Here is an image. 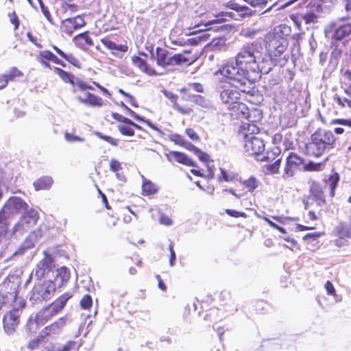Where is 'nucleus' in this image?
Segmentation results:
<instances>
[{"instance_id":"f257e3e1","label":"nucleus","mask_w":351,"mask_h":351,"mask_svg":"<svg viewBox=\"0 0 351 351\" xmlns=\"http://www.w3.org/2000/svg\"><path fill=\"white\" fill-rule=\"evenodd\" d=\"M258 48L261 49V46L255 42L243 45L234 57V61L226 63L215 75L219 73L239 84L240 90L250 93L252 84L261 77V73H267L271 69H265L261 66L260 62H264V58Z\"/></svg>"},{"instance_id":"f03ea898","label":"nucleus","mask_w":351,"mask_h":351,"mask_svg":"<svg viewBox=\"0 0 351 351\" xmlns=\"http://www.w3.org/2000/svg\"><path fill=\"white\" fill-rule=\"evenodd\" d=\"M290 32L289 27L280 25L265 35L264 45L271 56L278 57L285 51L289 44L287 36Z\"/></svg>"},{"instance_id":"7ed1b4c3","label":"nucleus","mask_w":351,"mask_h":351,"mask_svg":"<svg viewBox=\"0 0 351 351\" xmlns=\"http://www.w3.org/2000/svg\"><path fill=\"white\" fill-rule=\"evenodd\" d=\"M336 138L331 131L319 129L311 136L306 145V152L310 156H321L324 152L334 148Z\"/></svg>"},{"instance_id":"20e7f679","label":"nucleus","mask_w":351,"mask_h":351,"mask_svg":"<svg viewBox=\"0 0 351 351\" xmlns=\"http://www.w3.org/2000/svg\"><path fill=\"white\" fill-rule=\"evenodd\" d=\"M325 34L332 45L345 46L351 40V23L341 24L340 20L332 22L326 27Z\"/></svg>"},{"instance_id":"39448f33","label":"nucleus","mask_w":351,"mask_h":351,"mask_svg":"<svg viewBox=\"0 0 351 351\" xmlns=\"http://www.w3.org/2000/svg\"><path fill=\"white\" fill-rule=\"evenodd\" d=\"M233 85L225 84L221 86L220 97L221 101L227 104H229L228 108L236 112L241 110L244 114L243 110L245 109V105L241 102H239L240 93L241 90H239L238 86L239 84L234 82ZM242 93H243L242 91Z\"/></svg>"},{"instance_id":"423d86ee","label":"nucleus","mask_w":351,"mask_h":351,"mask_svg":"<svg viewBox=\"0 0 351 351\" xmlns=\"http://www.w3.org/2000/svg\"><path fill=\"white\" fill-rule=\"evenodd\" d=\"M25 302L23 298H16L10 306H12V310L7 313L3 319V329L8 335H12L16 330V327L20 323L19 310L24 308Z\"/></svg>"},{"instance_id":"0eeeda50","label":"nucleus","mask_w":351,"mask_h":351,"mask_svg":"<svg viewBox=\"0 0 351 351\" xmlns=\"http://www.w3.org/2000/svg\"><path fill=\"white\" fill-rule=\"evenodd\" d=\"M154 59L156 60L158 66L164 68L168 66L180 65L188 62V60L182 55L175 54L169 56V53L167 49L160 47L156 48Z\"/></svg>"},{"instance_id":"6e6552de","label":"nucleus","mask_w":351,"mask_h":351,"mask_svg":"<svg viewBox=\"0 0 351 351\" xmlns=\"http://www.w3.org/2000/svg\"><path fill=\"white\" fill-rule=\"evenodd\" d=\"M38 219V213L34 209L27 210L13 228V233L23 234L34 227Z\"/></svg>"},{"instance_id":"1a4fd4ad","label":"nucleus","mask_w":351,"mask_h":351,"mask_svg":"<svg viewBox=\"0 0 351 351\" xmlns=\"http://www.w3.org/2000/svg\"><path fill=\"white\" fill-rule=\"evenodd\" d=\"M26 206V203L20 197H12L6 202L0 211V214L8 218L24 209Z\"/></svg>"},{"instance_id":"9d476101","label":"nucleus","mask_w":351,"mask_h":351,"mask_svg":"<svg viewBox=\"0 0 351 351\" xmlns=\"http://www.w3.org/2000/svg\"><path fill=\"white\" fill-rule=\"evenodd\" d=\"M303 164V159L294 153H290L286 159V165L282 175L283 178L286 179L292 177L295 174L297 169Z\"/></svg>"},{"instance_id":"9b49d317","label":"nucleus","mask_w":351,"mask_h":351,"mask_svg":"<svg viewBox=\"0 0 351 351\" xmlns=\"http://www.w3.org/2000/svg\"><path fill=\"white\" fill-rule=\"evenodd\" d=\"M244 147L250 155H259L265 150V144L261 138L247 134Z\"/></svg>"},{"instance_id":"f8f14e48","label":"nucleus","mask_w":351,"mask_h":351,"mask_svg":"<svg viewBox=\"0 0 351 351\" xmlns=\"http://www.w3.org/2000/svg\"><path fill=\"white\" fill-rule=\"evenodd\" d=\"M56 285L52 281H45L35 287L33 295L38 300H47L55 293Z\"/></svg>"},{"instance_id":"ddd939ff","label":"nucleus","mask_w":351,"mask_h":351,"mask_svg":"<svg viewBox=\"0 0 351 351\" xmlns=\"http://www.w3.org/2000/svg\"><path fill=\"white\" fill-rule=\"evenodd\" d=\"M17 293L15 289L9 287L8 284H4L0 287V310L3 306L11 304L16 300Z\"/></svg>"},{"instance_id":"4468645a","label":"nucleus","mask_w":351,"mask_h":351,"mask_svg":"<svg viewBox=\"0 0 351 351\" xmlns=\"http://www.w3.org/2000/svg\"><path fill=\"white\" fill-rule=\"evenodd\" d=\"M75 94V99L80 103L93 107H101L103 105L102 98L97 97L90 93L84 92L82 95L78 93Z\"/></svg>"},{"instance_id":"2eb2a0df","label":"nucleus","mask_w":351,"mask_h":351,"mask_svg":"<svg viewBox=\"0 0 351 351\" xmlns=\"http://www.w3.org/2000/svg\"><path fill=\"white\" fill-rule=\"evenodd\" d=\"M53 267L52 258L46 254L45 258L37 265L36 269V276L38 278H43L51 270Z\"/></svg>"},{"instance_id":"dca6fc26","label":"nucleus","mask_w":351,"mask_h":351,"mask_svg":"<svg viewBox=\"0 0 351 351\" xmlns=\"http://www.w3.org/2000/svg\"><path fill=\"white\" fill-rule=\"evenodd\" d=\"M53 70L64 82L69 83L73 86V93H77V86L80 78L58 67H53Z\"/></svg>"},{"instance_id":"f3484780","label":"nucleus","mask_w":351,"mask_h":351,"mask_svg":"<svg viewBox=\"0 0 351 351\" xmlns=\"http://www.w3.org/2000/svg\"><path fill=\"white\" fill-rule=\"evenodd\" d=\"M101 43L109 50L111 53L117 58L122 57V53H125L128 47L126 45H117L110 39L105 38L101 40Z\"/></svg>"},{"instance_id":"a211bd4d","label":"nucleus","mask_w":351,"mask_h":351,"mask_svg":"<svg viewBox=\"0 0 351 351\" xmlns=\"http://www.w3.org/2000/svg\"><path fill=\"white\" fill-rule=\"evenodd\" d=\"M263 32V28L256 25H253L251 26L243 27L239 32V35L245 38L253 39L262 34Z\"/></svg>"},{"instance_id":"6ab92c4d","label":"nucleus","mask_w":351,"mask_h":351,"mask_svg":"<svg viewBox=\"0 0 351 351\" xmlns=\"http://www.w3.org/2000/svg\"><path fill=\"white\" fill-rule=\"evenodd\" d=\"M66 317H62L56 322L45 328V333L49 335H58L66 323Z\"/></svg>"},{"instance_id":"aec40b11","label":"nucleus","mask_w":351,"mask_h":351,"mask_svg":"<svg viewBox=\"0 0 351 351\" xmlns=\"http://www.w3.org/2000/svg\"><path fill=\"white\" fill-rule=\"evenodd\" d=\"M72 298V294L70 293H66L60 296L49 306L52 309L51 311L57 315L60 313L65 306L67 301Z\"/></svg>"},{"instance_id":"412c9836","label":"nucleus","mask_w":351,"mask_h":351,"mask_svg":"<svg viewBox=\"0 0 351 351\" xmlns=\"http://www.w3.org/2000/svg\"><path fill=\"white\" fill-rule=\"evenodd\" d=\"M51 310L49 306L42 308L36 315V322L38 324L43 325L52 317L55 316L56 314Z\"/></svg>"},{"instance_id":"4be33fe9","label":"nucleus","mask_w":351,"mask_h":351,"mask_svg":"<svg viewBox=\"0 0 351 351\" xmlns=\"http://www.w3.org/2000/svg\"><path fill=\"white\" fill-rule=\"evenodd\" d=\"M42 236L43 234L40 229H37L31 232L23 243V249L34 247Z\"/></svg>"},{"instance_id":"5701e85b","label":"nucleus","mask_w":351,"mask_h":351,"mask_svg":"<svg viewBox=\"0 0 351 351\" xmlns=\"http://www.w3.org/2000/svg\"><path fill=\"white\" fill-rule=\"evenodd\" d=\"M311 198L317 202L318 206H322L325 204V199L320 186L317 184H313L311 187Z\"/></svg>"},{"instance_id":"b1692460","label":"nucleus","mask_w":351,"mask_h":351,"mask_svg":"<svg viewBox=\"0 0 351 351\" xmlns=\"http://www.w3.org/2000/svg\"><path fill=\"white\" fill-rule=\"evenodd\" d=\"M337 235L341 239H351V226L346 223H340L336 227Z\"/></svg>"},{"instance_id":"393cba45","label":"nucleus","mask_w":351,"mask_h":351,"mask_svg":"<svg viewBox=\"0 0 351 351\" xmlns=\"http://www.w3.org/2000/svg\"><path fill=\"white\" fill-rule=\"evenodd\" d=\"M132 62L135 66L139 68L142 71L147 74L152 75L155 74V71L153 69L150 68L147 63L140 57L134 56L132 58Z\"/></svg>"},{"instance_id":"a878e982","label":"nucleus","mask_w":351,"mask_h":351,"mask_svg":"<svg viewBox=\"0 0 351 351\" xmlns=\"http://www.w3.org/2000/svg\"><path fill=\"white\" fill-rule=\"evenodd\" d=\"M172 155L175 160L181 164H183L189 167H195V162H193L190 158H189L186 154L178 152H171L170 153Z\"/></svg>"},{"instance_id":"bb28decb","label":"nucleus","mask_w":351,"mask_h":351,"mask_svg":"<svg viewBox=\"0 0 351 351\" xmlns=\"http://www.w3.org/2000/svg\"><path fill=\"white\" fill-rule=\"evenodd\" d=\"M52 184V178L49 176H45L37 180L34 183V186L36 191L47 190L51 186Z\"/></svg>"},{"instance_id":"cd10ccee","label":"nucleus","mask_w":351,"mask_h":351,"mask_svg":"<svg viewBox=\"0 0 351 351\" xmlns=\"http://www.w3.org/2000/svg\"><path fill=\"white\" fill-rule=\"evenodd\" d=\"M143 180L142 190L143 194L146 195L155 194L158 189L156 186L151 181L147 180L144 176H141Z\"/></svg>"},{"instance_id":"c85d7f7f","label":"nucleus","mask_w":351,"mask_h":351,"mask_svg":"<svg viewBox=\"0 0 351 351\" xmlns=\"http://www.w3.org/2000/svg\"><path fill=\"white\" fill-rule=\"evenodd\" d=\"M70 278V272L66 267H61L57 269V276L56 281L60 282L59 286L63 285L64 283L68 282Z\"/></svg>"},{"instance_id":"c756f323","label":"nucleus","mask_w":351,"mask_h":351,"mask_svg":"<svg viewBox=\"0 0 351 351\" xmlns=\"http://www.w3.org/2000/svg\"><path fill=\"white\" fill-rule=\"evenodd\" d=\"M78 28L75 27V25L71 18L66 19L62 23L61 30L62 32L71 35L74 30Z\"/></svg>"},{"instance_id":"7c9ffc66","label":"nucleus","mask_w":351,"mask_h":351,"mask_svg":"<svg viewBox=\"0 0 351 351\" xmlns=\"http://www.w3.org/2000/svg\"><path fill=\"white\" fill-rule=\"evenodd\" d=\"M242 127L245 137L247 134H248V137H252L253 134H257L259 131V128L253 123H244Z\"/></svg>"},{"instance_id":"2f4dec72","label":"nucleus","mask_w":351,"mask_h":351,"mask_svg":"<svg viewBox=\"0 0 351 351\" xmlns=\"http://www.w3.org/2000/svg\"><path fill=\"white\" fill-rule=\"evenodd\" d=\"M40 57L41 58L50 60L56 64H60L62 66H64L65 64L60 60L56 56H55L52 52L49 51H43L40 53Z\"/></svg>"},{"instance_id":"473e14b6","label":"nucleus","mask_w":351,"mask_h":351,"mask_svg":"<svg viewBox=\"0 0 351 351\" xmlns=\"http://www.w3.org/2000/svg\"><path fill=\"white\" fill-rule=\"evenodd\" d=\"M164 94L167 98L171 100L173 103V107L182 114L187 113L188 111L182 108L178 104H176V99L178 96L172 93L171 92L165 91Z\"/></svg>"},{"instance_id":"72a5a7b5","label":"nucleus","mask_w":351,"mask_h":351,"mask_svg":"<svg viewBox=\"0 0 351 351\" xmlns=\"http://www.w3.org/2000/svg\"><path fill=\"white\" fill-rule=\"evenodd\" d=\"M243 184L247 189L248 191L252 192L258 186L259 182L254 177H250L245 180Z\"/></svg>"},{"instance_id":"f704fd0d","label":"nucleus","mask_w":351,"mask_h":351,"mask_svg":"<svg viewBox=\"0 0 351 351\" xmlns=\"http://www.w3.org/2000/svg\"><path fill=\"white\" fill-rule=\"evenodd\" d=\"M6 218L2 214H0V239L1 240L5 236L8 229V223Z\"/></svg>"},{"instance_id":"c9c22d12","label":"nucleus","mask_w":351,"mask_h":351,"mask_svg":"<svg viewBox=\"0 0 351 351\" xmlns=\"http://www.w3.org/2000/svg\"><path fill=\"white\" fill-rule=\"evenodd\" d=\"M174 37V34L173 33H171L169 36V39L171 41V43L176 45L183 46L189 44H192L193 43V39L184 40L183 38H175Z\"/></svg>"},{"instance_id":"e433bc0d","label":"nucleus","mask_w":351,"mask_h":351,"mask_svg":"<svg viewBox=\"0 0 351 351\" xmlns=\"http://www.w3.org/2000/svg\"><path fill=\"white\" fill-rule=\"evenodd\" d=\"M9 81H12L15 77L23 76V73L16 67H12L8 73H6Z\"/></svg>"},{"instance_id":"4c0bfd02","label":"nucleus","mask_w":351,"mask_h":351,"mask_svg":"<svg viewBox=\"0 0 351 351\" xmlns=\"http://www.w3.org/2000/svg\"><path fill=\"white\" fill-rule=\"evenodd\" d=\"M221 176L219 177V180H224L226 182H230L234 179V175L232 172H227L223 169H220Z\"/></svg>"},{"instance_id":"58836bf2","label":"nucleus","mask_w":351,"mask_h":351,"mask_svg":"<svg viewBox=\"0 0 351 351\" xmlns=\"http://www.w3.org/2000/svg\"><path fill=\"white\" fill-rule=\"evenodd\" d=\"M234 9L239 13H240V16L242 17H245V16H249L252 14V10L246 6L235 5Z\"/></svg>"},{"instance_id":"ea45409f","label":"nucleus","mask_w":351,"mask_h":351,"mask_svg":"<svg viewBox=\"0 0 351 351\" xmlns=\"http://www.w3.org/2000/svg\"><path fill=\"white\" fill-rule=\"evenodd\" d=\"M118 130L120 132V133L122 134L123 135L130 136L134 135V131L130 126L119 125H118Z\"/></svg>"},{"instance_id":"a19ab883","label":"nucleus","mask_w":351,"mask_h":351,"mask_svg":"<svg viewBox=\"0 0 351 351\" xmlns=\"http://www.w3.org/2000/svg\"><path fill=\"white\" fill-rule=\"evenodd\" d=\"M92 304L93 300L89 295H84L80 301V306L84 309L89 308L90 307H91Z\"/></svg>"},{"instance_id":"79ce46f5","label":"nucleus","mask_w":351,"mask_h":351,"mask_svg":"<svg viewBox=\"0 0 351 351\" xmlns=\"http://www.w3.org/2000/svg\"><path fill=\"white\" fill-rule=\"evenodd\" d=\"M96 135L99 138L103 139V140L107 141L108 143H109L110 144H111V145H112L114 146H117V144H118L119 140L116 139V138H112V137H111L110 136L104 135L101 132H97Z\"/></svg>"},{"instance_id":"37998d69","label":"nucleus","mask_w":351,"mask_h":351,"mask_svg":"<svg viewBox=\"0 0 351 351\" xmlns=\"http://www.w3.org/2000/svg\"><path fill=\"white\" fill-rule=\"evenodd\" d=\"M317 16L313 12H308L302 16V19L306 24L315 23L317 22Z\"/></svg>"},{"instance_id":"c03bdc74","label":"nucleus","mask_w":351,"mask_h":351,"mask_svg":"<svg viewBox=\"0 0 351 351\" xmlns=\"http://www.w3.org/2000/svg\"><path fill=\"white\" fill-rule=\"evenodd\" d=\"M77 93H79L80 91L84 92L86 90H94V88L80 79L77 83Z\"/></svg>"},{"instance_id":"a18cd8bd","label":"nucleus","mask_w":351,"mask_h":351,"mask_svg":"<svg viewBox=\"0 0 351 351\" xmlns=\"http://www.w3.org/2000/svg\"><path fill=\"white\" fill-rule=\"evenodd\" d=\"M64 138L68 142H74V141L84 142V138L75 136V135L70 134L67 132L64 133Z\"/></svg>"},{"instance_id":"49530a36","label":"nucleus","mask_w":351,"mask_h":351,"mask_svg":"<svg viewBox=\"0 0 351 351\" xmlns=\"http://www.w3.org/2000/svg\"><path fill=\"white\" fill-rule=\"evenodd\" d=\"M38 1L39 2V4H40V8H41L43 14H44V16H45V18L47 19V21L49 22L52 23V18H51V14H50L49 11L45 6V5H44L43 2L42 1V0H38Z\"/></svg>"},{"instance_id":"de8ad7c7","label":"nucleus","mask_w":351,"mask_h":351,"mask_svg":"<svg viewBox=\"0 0 351 351\" xmlns=\"http://www.w3.org/2000/svg\"><path fill=\"white\" fill-rule=\"evenodd\" d=\"M244 1L253 7H263V6H265L267 3V0H244Z\"/></svg>"},{"instance_id":"09e8293b","label":"nucleus","mask_w":351,"mask_h":351,"mask_svg":"<svg viewBox=\"0 0 351 351\" xmlns=\"http://www.w3.org/2000/svg\"><path fill=\"white\" fill-rule=\"evenodd\" d=\"M280 159L276 160L273 164L268 166L267 169L271 173H276L278 172L280 166Z\"/></svg>"},{"instance_id":"8fccbe9b","label":"nucleus","mask_w":351,"mask_h":351,"mask_svg":"<svg viewBox=\"0 0 351 351\" xmlns=\"http://www.w3.org/2000/svg\"><path fill=\"white\" fill-rule=\"evenodd\" d=\"M110 169L113 172H118L121 169V163L116 159H112L110 162Z\"/></svg>"},{"instance_id":"3c124183","label":"nucleus","mask_w":351,"mask_h":351,"mask_svg":"<svg viewBox=\"0 0 351 351\" xmlns=\"http://www.w3.org/2000/svg\"><path fill=\"white\" fill-rule=\"evenodd\" d=\"M112 117L116 119L117 121H119V122H121V123H131V120L129 119L128 118L119 114V113H117V112H112Z\"/></svg>"},{"instance_id":"603ef678","label":"nucleus","mask_w":351,"mask_h":351,"mask_svg":"<svg viewBox=\"0 0 351 351\" xmlns=\"http://www.w3.org/2000/svg\"><path fill=\"white\" fill-rule=\"evenodd\" d=\"M169 250L170 251V258H169V265L171 267L174 266L175 261H176V253L173 250V242H170L169 245Z\"/></svg>"},{"instance_id":"864d4df0","label":"nucleus","mask_w":351,"mask_h":351,"mask_svg":"<svg viewBox=\"0 0 351 351\" xmlns=\"http://www.w3.org/2000/svg\"><path fill=\"white\" fill-rule=\"evenodd\" d=\"M62 8L64 12H67L69 11L74 12L77 11V6L75 5L67 2H64L62 4Z\"/></svg>"},{"instance_id":"5fc2aeb1","label":"nucleus","mask_w":351,"mask_h":351,"mask_svg":"<svg viewBox=\"0 0 351 351\" xmlns=\"http://www.w3.org/2000/svg\"><path fill=\"white\" fill-rule=\"evenodd\" d=\"M76 38H82V39H83L86 42V43L88 44V45H93V40L91 39L90 37L88 36V35L87 34L86 32L78 34L77 36H76L75 37V39H76Z\"/></svg>"},{"instance_id":"6e6d98bb","label":"nucleus","mask_w":351,"mask_h":351,"mask_svg":"<svg viewBox=\"0 0 351 351\" xmlns=\"http://www.w3.org/2000/svg\"><path fill=\"white\" fill-rule=\"evenodd\" d=\"M71 19L74 22L75 27H77L78 29L85 25V21L84 19L80 16H77L76 17Z\"/></svg>"},{"instance_id":"4d7b16f0","label":"nucleus","mask_w":351,"mask_h":351,"mask_svg":"<svg viewBox=\"0 0 351 351\" xmlns=\"http://www.w3.org/2000/svg\"><path fill=\"white\" fill-rule=\"evenodd\" d=\"M332 124H341V125H343L344 126H348V127H350L351 128V119H334L332 121Z\"/></svg>"},{"instance_id":"13d9d810","label":"nucleus","mask_w":351,"mask_h":351,"mask_svg":"<svg viewBox=\"0 0 351 351\" xmlns=\"http://www.w3.org/2000/svg\"><path fill=\"white\" fill-rule=\"evenodd\" d=\"M77 343L75 341H68L59 351H70L75 348Z\"/></svg>"},{"instance_id":"bf43d9fd","label":"nucleus","mask_w":351,"mask_h":351,"mask_svg":"<svg viewBox=\"0 0 351 351\" xmlns=\"http://www.w3.org/2000/svg\"><path fill=\"white\" fill-rule=\"evenodd\" d=\"M226 212L228 215H229L230 216L234 217H245L246 216L245 213L239 212L235 210L227 209L226 210Z\"/></svg>"},{"instance_id":"052dcab7","label":"nucleus","mask_w":351,"mask_h":351,"mask_svg":"<svg viewBox=\"0 0 351 351\" xmlns=\"http://www.w3.org/2000/svg\"><path fill=\"white\" fill-rule=\"evenodd\" d=\"M186 134L189 136V137L193 141H198L199 139L198 135L195 132L194 130L191 128H188L186 130Z\"/></svg>"},{"instance_id":"680f3d73","label":"nucleus","mask_w":351,"mask_h":351,"mask_svg":"<svg viewBox=\"0 0 351 351\" xmlns=\"http://www.w3.org/2000/svg\"><path fill=\"white\" fill-rule=\"evenodd\" d=\"M65 60H67L71 64H73V65H74L75 66L80 67V62H79V60H77V58H76L73 55H71V54L67 55V56H66Z\"/></svg>"},{"instance_id":"e2e57ef3","label":"nucleus","mask_w":351,"mask_h":351,"mask_svg":"<svg viewBox=\"0 0 351 351\" xmlns=\"http://www.w3.org/2000/svg\"><path fill=\"white\" fill-rule=\"evenodd\" d=\"M195 154L197 156V157L201 161L206 162L209 159V156L206 153L201 151L199 149H198V152H196L195 153Z\"/></svg>"},{"instance_id":"0e129e2a","label":"nucleus","mask_w":351,"mask_h":351,"mask_svg":"<svg viewBox=\"0 0 351 351\" xmlns=\"http://www.w3.org/2000/svg\"><path fill=\"white\" fill-rule=\"evenodd\" d=\"M9 82L8 76L5 74H0V89L5 88Z\"/></svg>"},{"instance_id":"69168bd1","label":"nucleus","mask_w":351,"mask_h":351,"mask_svg":"<svg viewBox=\"0 0 351 351\" xmlns=\"http://www.w3.org/2000/svg\"><path fill=\"white\" fill-rule=\"evenodd\" d=\"M325 289L327 291L328 294L334 295L335 293V289L333 285L330 282L327 281L325 284Z\"/></svg>"},{"instance_id":"338daca9","label":"nucleus","mask_w":351,"mask_h":351,"mask_svg":"<svg viewBox=\"0 0 351 351\" xmlns=\"http://www.w3.org/2000/svg\"><path fill=\"white\" fill-rule=\"evenodd\" d=\"M344 5L346 11L348 12V16L351 17V0H342Z\"/></svg>"},{"instance_id":"774afa93","label":"nucleus","mask_w":351,"mask_h":351,"mask_svg":"<svg viewBox=\"0 0 351 351\" xmlns=\"http://www.w3.org/2000/svg\"><path fill=\"white\" fill-rule=\"evenodd\" d=\"M160 221L162 224L169 226L172 224V220L167 216H162L160 219Z\"/></svg>"}]
</instances>
